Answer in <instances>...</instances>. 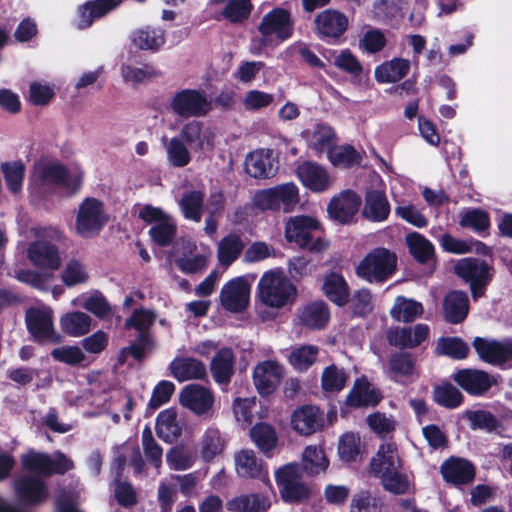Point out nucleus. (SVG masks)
<instances>
[{
  "label": "nucleus",
  "mask_w": 512,
  "mask_h": 512,
  "mask_svg": "<svg viewBox=\"0 0 512 512\" xmlns=\"http://www.w3.org/2000/svg\"><path fill=\"white\" fill-rule=\"evenodd\" d=\"M260 301L270 308L292 305L297 298V288L281 270L266 271L257 285Z\"/></svg>",
  "instance_id": "1"
},
{
  "label": "nucleus",
  "mask_w": 512,
  "mask_h": 512,
  "mask_svg": "<svg viewBox=\"0 0 512 512\" xmlns=\"http://www.w3.org/2000/svg\"><path fill=\"white\" fill-rule=\"evenodd\" d=\"M454 273L469 285L474 301L485 296L487 287L492 282L495 269L491 262L478 257L459 259L454 266Z\"/></svg>",
  "instance_id": "2"
},
{
  "label": "nucleus",
  "mask_w": 512,
  "mask_h": 512,
  "mask_svg": "<svg viewBox=\"0 0 512 512\" xmlns=\"http://www.w3.org/2000/svg\"><path fill=\"white\" fill-rule=\"evenodd\" d=\"M156 321L154 311L144 308H136L130 317L125 320L126 330L135 329L138 332L136 339L130 343L129 350L132 358L137 362H143L146 353L152 352L155 348V339L151 334V327Z\"/></svg>",
  "instance_id": "3"
},
{
  "label": "nucleus",
  "mask_w": 512,
  "mask_h": 512,
  "mask_svg": "<svg viewBox=\"0 0 512 512\" xmlns=\"http://www.w3.org/2000/svg\"><path fill=\"white\" fill-rule=\"evenodd\" d=\"M397 257L384 247L371 250L356 267L358 277L369 283H384L396 270Z\"/></svg>",
  "instance_id": "4"
},
{
  "label": "nucleus",
  "mask_w": 512,
  "mask_h": 512,
  "mask_svg": "<svg viewBox=\"0 0 512 512\" xmlns=\"http://www.w3.org/2000/svg\"><path fill=\"white\" fill-rule=\"evenodd\" d=\"M294 19L291 11L284 7H274L266 13L257 26L261 36L260 46H267L273 40L284 42L294 34Z\"/></svg>",
  "instance_id": "5"
},
{
  "label": "nucleus",
  "mask_w": 512,
  "mask_h": 512,
  "mask_svg": "<svg viewBox=\"0 0 512 512\" xmlns=\"http://www.w3.org/2000/svg\"><path fill=\"white\" fill-rule=\"evenodd\" d=\"M108 221L104 203L97 198L86 197L78 206L75 231L84 239L94 238L101 233Z\"/></svg>",
  "instance_id": "6"
},
{
  "label": "nucleus",
  "mask_w": 512,
  "mask_h": 512,
  "mask_svg": "<svg viewBox=\"0 0 512 512\" xmlns=\"http://www.w3.org/2000/svg\"><path fill=\"white\" fill-rule=\"evenodd\" d=\"M299 200V189L292 182L258 190L253 197L254 205L261 211L283 210L285 213L293 211Z\"/></svg>",
  "instance_id": "7"
},
{
  "label": "nucleus",
  "mask_w": 512,
  "mask_h": 512,
  "mask_svg": "<svg viewBox=\"0 0 512 512\" xmlns=\"http://www.w3.org/2000/svg\"><path fill=\"white\" fill-rule=\"evenodd\" d=\"M21 464L26 471L34 472L39 477L64 475L74 468L73 461L62 452H56L52 458L47 453L33 449L21 456Z\"/></svg>",
  "instance_id": "8"
},
{
  "label": "nucleus",
  "mask_w": 512,
  "mask_h": 512,
  "mask_svg": "<svg viewBox=\"0 0 512 512\" xmlns=\"http://www.w3.org/2000/svg\"><path fill=\"white\" fill-rule=\"evenodd\" d=\"M348 28V16L335 8L320 11L313 20L315 36L326 44L340 43Z\"/></svg>",
  "instance_id": "9"
},
{
  "label": "nucleus",
  "mask_w": 512,
  "mask_h": 512,
  "mask_svg": "<svg viewBox=\"0 0 512 512\" xmlns=\"http://www.w3.org/2000/svg\"><path fill=\"white\" fill-rule=\"evenodd\" d=\"M320 228L319 221L308 215H299L291 218L285 226V237L290 243L310 251H321L323 242L321 238L314 239L313 232Z\"/></svg>",
  "instance_id": "10"
},
{
  "label": "nucleus",
  "mask_w": 512,
  "mask_h": 512,
  "mask_svg": "<svg viewBox=\"0 0 512 512\" xmlns=\"http://www.w3.org/2000/svg\"><path fill=\"white\" fill-rule=\"evenodd\" d=\"M25 324L34 342L59 344L63 340L54 329L52 310L49 308H28L25 313Z\"/></svg>",
  "instance_id": "11"
},
{
  "label": "nucleus",
  "mask_w": 512,
  "mask_h": 512,
  "mask_svg": "<svg viewBox=\"0 0 512 512\" xmlns=\"http://www.w3.org/2000/svg\"><path fill=\"white\" fill-rule=\"evenodd\" d=\"M458 387L473 397H482L501 381L500 375H492L487 371L476 368H462L450 377Z\"/></svg>",
  "instance_id": "12"
},
{
  "label": "nucleus",
  "mask_w": 512,
  "mask_h": 512,
  "mask_svg": "<svg viewBox=\"0 0 512 512\" xmlns=\"http://www.w3.org/2000/svg\"><path fill=\"white\" fill-rule=\"evenodd\" d=\"M472 346L480 360L502 369L512 367V340L498 341L483 337H475Z\"/></svg>",
  "instance_id": "13"
},
{
  "label": "nucleus",
  "mask_w": 512,
  "mask_h": 512,
  "mask_svg": "<svg viewBox=\"0 0 512 512\" xmlns=\"http://www.w3.org/2000/svg\"><path fill=\"white\" fill-rule=\"evenodd\" d=\"M174 114L189 118L205 116L211 110V103L204 92L196 89H183L176 92L170 101Z\"/></svg>",
  "instance_id": "14"
},
{
  "label": "nucleus",
  "mask_w": 512,
  "mask_h": 512,
  "mask_svg": "<svg viewBox=\"0 0 512 512\" xmlns=\"http://www.w3.org/2000/svg\"><path fill=\"white\" fill-rule=\"evenodd\" d=\"M38 176L42 185L63 188L69 196L77 193L82 185L81 175L71 174L59 162L42 164L38 169Z\"/></svg>",
  "instance_id": "15"
},
{
  "label": "nucleus",
  "mask_w": 512,
  "mask_h": 512,
  "mask_svg": "<svg viewBox=\"0 0 512 512\" xmlns=\"http://www.w3.org/2000/svg\"><path fill=\"white\" fill-rule=\"evenodd\" d=\"M13 491L25 506L37 507L44 504L50 496L47 483L36 475H23L13 482Z\"/></svg>",
  "instance_id": "16"
},
{
  "label": "nucleus",
  "mask_w": 512,
  "mask_h": 512,
  "mask_svg": "<svg viewBox=\"0 0 512 512\" xmlns=\"http://www.w3.org/2000/svg\"><path fill=\"white\" fill-rule=\"evenodd\" d=\"M250 285L243 277H236L223 285L219 299L221 306L231 313L244 311L249 304Z\"/></svg>",
  "instance_id": "17"
},
{
  "label": "nucleus",
  "mask_w": 512,
  "mask_h": 512,
  "mask_svg": "<svg viewBox=\"0 0 512 512\" xmlns=\"http://www.w3.org/2000/svg\"><path fill=\"white\" fill-rule=\"evenodd\" d=\"M361 204V197L355 191L347 189L330 200L327 213L338 224H350L353 222Z\"/></svg>",
  "instance_id": "18"
},
{
  "label": "nucleus",
  "mask_w": 512,
  "mask_h": 512,
  "mask_svg": "<svg viewBox=\"0 0 512 512\" xmlns=\"http://www.w3.org/2000/svg\"><path fill=\"white\" fill-rule=\"evenodd\" d=\"M429 326L418 323L413 327L392 326L386 331V340L389 345L399 349H413L428 339Z\"/></svg>",
  "instance_id": "19"
},
{
  "label": "nucleus",
  "mask_w": 512,
  "mask_h": 512,
  "mask_svg": "<svg viewBox=\"0 0 512 512\" xmlns=\"http://www.w3.org/2000/svg\"><path fill=\"white\" fill-rule=\"evenodd\" d=\"M179 402L195 415L202 416L212 410L215 398L211 389L193 383L181 390Z\"/></svg>",
  "instance_id": "20"
},
{
  "label": "nucleus",
  "mask_w": 512,
  "mask_h": 512,
  "mask_svg": "<svg viewBox=\"0 0 512 512\" xmlns=\"http://www.w3.org/2000/svg\"><path fill=\"white\" fill-rule=\"evenodd\" d=\"M235 467L239 477L256 479L271 486L267 464L253 450H242L235 455Z\"/></svg>",
  "instance_id": "21"
},
{
  "label": "nucleus",
  "mask_w": 512,
  "mask_h": 512,
  "mask_svg": "<svg viewBox=\"0 0 512 512\" xmlns=\"http://www.w3.org/2000/svg\"><path fill=\"white\" fill-rule=\"evenodd\" d=\"M283 377V368L276 361L258 363L253 370V382L261 396H269L276 391Z\"/></svg>",
  "instance_id": "22"
},
{
  "label": "nucleus",
  "mask_w": 512,
  "mask_h": 512,
  "mask_svg": "<svg viewBox=\"0 0 512 512\" xmlns=\"http://www.w3.org/2000/svg\"><path fill=\"white\" fill-rule=\"evenodd\" d=\"M440 473L446 483L461 486L473 482L476 468L465 458L451 456L441 464Z\"/></svg>",
  "instance_id": "23"
},
{
  "label": "nucleus",
  "mask_w": 512,
  "mask_h": 512,
  "mask_svg": "<svg viewBox=\"0 0 512 512\" xmlns=\"http://www.w3.org/2000/svg\"><path fill=\"white\" fill-rule=\"evenodd\" d=\"M27 256L30 262L40 269L58 270L61 266V257L56 244L38 239L32 242L27 250Z\"/></svg>",
  "instance_id": "24"
},
{
  "label": "nucleus",
  "mask_w": 512,
  "mask_h": 512,
  "mask_svg": "<svg viewBox=\"0 0 512 512\" xmlns=\"http://www.w3.org/2000/svg\"><path fill=\"white\" fill-rule=\"evenodd\" d=\"M469 310L470 302L466 291L450 290L442 300V315L448 324H461L468 317Z\"/></svg>",
  "instance_id": "25"
},
{
  "label": "nucleus",
  "mask_w": 512,
  "mask_h": 512,
  "mask_svg": "<svg viewBox=\"0 0 512 512\" xmlns=\"http://www.w3.org/2000/svg\"><path fill=\"white\" fill-rule=\"evenodd\" d=\"M391 205L384 190L367 189L364 195L362 217L369 222L380 223L389 218Z\"/></svg>",
  "instance_id": "26"
},
{
  "label": "nucleus",
  "mask_w": 512,
  "mask_h": 512,
  "mask_svg": "<svg viewBox=\"0 0 512 512\" xmlns=\"http://www.w3.org/2000/svg\"><path fill=\"white\" fill-rule=\"evenodd\" d=\"M330 308L324 300H315L298 309L299 323L313 331L323 330L330 320Z\"/></svg>",
  "instance_id": "27"
},
{
  "label": "nucleus",
  "mask_w": 512,
  "mask_h": 512,
  "mask_svg": "<svg viewBox=\"0 0 512 512\" xmlns=\"http://www.w3.org/2000/svg\"><path fill=\"white\" fill-rule=\"evenodd\" d=\"M169 370L177 381L203 380L207 377L205 364L193 357H175L169 364Z\"/></svg>",
  "instance_id": "28"
},
{
  "label": "nucleus",
  "mask_w": 512,
  "mask_h": 512,
  "mask_svg": "<svg viewBox=\"0 0 512 512\" xmlns=\"http://www.w3.org/2000/svg\"><path fill=\"white\" fill-rule=\"evenodd\" d=\"M235 354L230 347L220 348L210 362V371L214 381L221 386H228L234 375Z\"/></svg>",
  "instance_id": "29"
},
{
  "label": "nucleus",
  "mask_w": 512,
  "mask_h": 512,
  "mask_svg": "<svg viewBox=\"0 0 512 512\" xmlns=\"http://www.w3.org/2000/svg\"><path fill=\"white\" fill-rule=\"evenodd\" d=\"M382 400L379 390L372 387L371 383L362 377L357 379L348 393L345 404L352 408L377 406Z\"/></svg>",
  "instance_id": "30"
},
{
  "label": "nucleus",
  "mask_w": 512,
  "mask_h": 512,
  "mask_svg": "<svg viewBox=\"0 0 512 512\" xmlns=\"http://www.w3.org/2000/svg\"><path fill=\"white\" fill-rule=\"evenodd\" d=\"M297 175L301 183L314 193H322L329 188V175L317 163L304 162L297 168Z\"/></svg>",
  "instance_id": "31"
},
{
  "label": "nucleus",
  "mask_w": 512,
  "mask_h": 512,
  "mask_svg": "<svg viewBox=\"0 0 512 512\" xmlns=\"http://www.w3.org/2000/svg\"><path fill=\"white\" fill-rule=\"evenodd\" d=\"M401 468V460L394 443L380 445L376 457L370 462V469L374 476L381 477Z\"/></svg>",
  "instance_id": "32"
},
{
  "label": "nucleus",
  "mask_w": 512,
  "mask_h": 512,
  "mask_svg": "<svg viewBox=\"0 0 512 512\" xmlns=\"http://www.w3.org/2000/svg\"><path fill=\"white\" fill-rule=\"evenodd\" d=\"M322 291L327 299L338 307H343L349 302L350 288L341 273L326 274L323 279Z\"/></svg>",
  "instance_id": "33"
},
{
  "label": "nucleus",
  "mask_w": 512,
  "mask_h": 512,
  "mask_svg": "<svg viewBox=\"0 0 512 512\" xmlns=\"http://www.w3.org/2000/svg\"><path fill=\"white\" fill-rule=\"evenodd\" d=\"M270 507L271 501L263 493L240 494L227 502L230 512H267Z\"/></svg>",
  "instance_id": "34"
},
{
  "label": "nucleus",
  "mask_w": 512,
  "mask_h": 512,
  "mask_svg": "<svg viewBox=\"0 0 512 512\" xmlns=\"http://www.w3.org/2000/svg\"><path fill=\"white\" fill-rule=\"evenodd\" d=\"M245 170L255 179H267L273 177L275 169L272 164L270 151L263 149L250 152L245 160Z\"/></svg>",
  "instance_id": "35"
},
{
  "label": "nucleus",
  "mask_w": 512,
  "mask_h": 512,
  "mask_svg": "<svg viewBox=\"0 0 512 512\" xmlns=\"http://www.w3.org/2000/svg\"><path fill=\"white\" fill-rule=\"evenodd\" d=\"M319 414L318 407L313 405L301 406L292 415V426L302 435H311L321 427Z\"/></svg>",
  "instance_id": "36"
},
{
  "label": "nucleus",
  "mask_w": 512,
  "mask_h": 512,
  "mask_svg": "<svg viewBox=\"0 0 512 512\" xmlns=\"http://www.w3.org/2000/svg\"><path fill=\"white\" fill-rule=\"evenodd\" d=\"M410 66V61L407 59L393 58L378 65L374 76L379 83H396L408 74Z\"/></svg>",
  "instance_id": "37"
},
{
  "label": "nucleus",
  "mask_w": 512,
  "mask_h": 512,
  "mask_svg": "<svg viewBox=\"0 0 512 512\" xmlns=\"http://www.w3.org/2000/svg\"><path fill=\"white\" fill-rule=\"evenodd\" d=\"M406 243L410 254L420 264H427L435 258L434 245L418 232L409 233Z\"/></svg>",
  "instance_id": "38"
},
{
  "label": "nucleus",
  "mask_w": 512,
  "mask_h": 512,
  "mask_svg": "<svg viewBox=\"0 0 512 512\" xmlns=\"http://www.w3.org/2000/svg\"><path fill=\"white\" fill-rule=\"evenodd\" d=\"M423 313V306L420 302L407 299L404 296H397L390 309L391 317L397 322L410 323Z\"/></svg>",
  "instance_id": "39"
},
{
  "label": "nucleus",
  "mask_w": 512,
  "mask_h": 512,
  "mask_svg": "<svg viewBox=\"0 0 512 512\" xmlns=\"http://www.w3.org/2000/svg\"><path fill=\"white\" fill-rule=\"evenodd\" d=\"M156 432L159 438L172 442L181 435V428L177 423V411L168 408L161 411L156 418Z\"/></svg>",
  "instance_id": "40"
},
{
  "label": "nucleus",
  "mask_w": 512,
  "mask_h": 512,
  "mask_svg": "<svg viewBox=\"0 0 512 512\" xmlns=\"http://www.w3.org/2000/svg\"><path fill=\"white\" fill-rule=\"evenodd\" d=\"M132 42L141 50L157 51L165 44L164 30L161 28L146 26L134 31Z\"/></svg>",
  "instance_id": "41"
},
{
  "label": "nucleus",
  "mask_w": 512,
  "mask_h": 512,
  "mask_svg": "<svg viewBox=\"0 0 512 512\" xmlns=\"http://www.w3.org/2000/svg\"><path fill=\"white\" fill-rule=\"evenodd\" d=\"M245 248V243L237 233L224 236L218 245V260L224 266L231 265L238 259Z\"/></svg>",
  "instance_id": "42"
},
{
  "label": "nucleus",
  "mask_w": 512,
  "mask_h": 512,
  "mask_svg": "<svg viewBox=\"0 0 512 512\" xmlns=\"http://www.w3.org/2000/svg\"><path fill=\"white\" fill-rule=\"evenodd\" d=\"M62 331L72 337H79L89 332L91 317L80 311L66 313L60 319Z\"/></svg>",
  "instance_id": "43"
},
{
  "label": "nucleus",
  "mask_w": 512,
  "mask_h": 512,
  "mask_svg": "<svg viewBox=\"0 0 512 512\" xmlns=\"http://www.w3.org/2000/svg\"><path fill=\"white\" fill-rule=\"evenodd\" d=\"M435 352L437 355L447 356L454 360H463L468 357L470 348L458 336H443L438 339Z\"/></svg>",
  "instance_id": "44"
},
{
  "label": "nucleus",
  "mask_w": 512,
  "mask_h": 512,
  "mask_svg": "<svg viewBox=\"0 0 512 512\" xmlns=\"http://www.w3.org/2000/svg\"><path fill=\"white\" fill-rule=\"evenodd\" d=\"M250 437L264 454L272 451L278 443V436L275 428L265 422L255 424L250 429Z\"/></svg>",
  "instance_id": "45"
},
{
  "label": "nucleus",
  "mask_w": 512,
  "mask_h": 512,
  "mask_svg": "<svg viewBox=\"0 0 512 512\" xmlns=\"http://www.w3.org/2000/svg\"><path fill=\"white\" fill-rule=\"evenodd\" d=\"M464 399L461 391L448 381L434 387L433 400L444 408L455 409L463 404Z\"/></svg>",
  "instance_id": "46"
},
{
  "label": "nucleus",
  "mask_w": 512,
  "mask_h": 512,
  "mask_svg": "<svg viewBox=\"0 0 512 512\" xmlns=\"http://www.w3.org/2000/svg\"><path fill=\"white\" fill-rule=\"evenodd\" d=\"M331 164L335 167L352 168L360 166L362 162V155L350 144L341 146H335L334 149L329 152Z\"/></svg>",
  "instance_id": "47"
},
{
  "label": "nucleus",
  "mask_w": 512,
  "mask_h": 512,
  "mask_svg": "<svg viewBox=\"0 0 512 512\" xmlns=\"http://www.w3.org/2000/svg\"><path fill=\"white\" fill-rule=\"evenodd\" d=\"M202 458L205 461L213 460L217 455L221 454L226 445V440L222 436L219 429L209 427L202 437Z\"/></svg>",
  "instance_id": "48"
},
{
  "label": "nucleus",
  "mask_w": 512,
  "mask_h": 512,
  "mask_svg": "<svg viewBox=\"0 0 512 512\" xmlns=\"http://www.w3.org/2000/svg\"><path fill=\"white\" fill-rule=\"evenodd\" d=\"M204 193L201 190H193L183 194L180 206L186 219L200 222L204 204Z\"/></svg>",
  "instance_id": "49"
},
{
  "label": "nucleus",
  "mask_w": 512,
  "mask_h": 512,
  "mask_svg": "<svg viewBox=\"0 0 512 512\" xmlns=\"http://www.w3.org/2000/svg\"><path fill=\"white\" fill-rule=\"evenodd\" d=\"M329 466V461L322 449L315 446H308L303 452L304 471L311 476L325 472Z\"/></svg>",
  "instance_id": "50"
},
{
  "label": "nucleus",
  "mask_w": 512,
  "mask_h": 512,
  "mask_svg": "<svg viewBox=\"0 0 512 512\" xmlns=\"http://www.w3.org/2000/svg\"><path fill=\"white\" fill-rule=\"evenodd\" d=\"M253 10L251 0H228L222 10V16L232 24L246 21Z\"/></svg>",
  "instance_id": "51"
},
{
  "label": "nucleus",
  "mask_w": 512,
  "mask_h": 512,
  "mask_svg": "<svg viewBox=\"0 0 512 512\" xmlns=\"http://www.w3.org/2000/svg\"><path fill=\"white\" fill-rule=\"evenodd\" d=\"M148 234L159 247H167L172 244L177 234V225L171 217L153 225Z\"/></svg>",
  "instance_id": "52"
},
{
  "label": "nucleus",
  "mask_w": 512,
  "mask_h": 512,
  "mask_svg": "<svg viewBox=\"0 0 512 512\" xmlns=\"http://www.w3.org/2000/svg\"><path fill=\"white\" fill-rule=\"evenodd\" d=\"M415 368V359L410 352L397 351L388 358L389 372L396 376H410Z\"/></svg>",
  "instance_id": "53"
},
{
  "label": "nucleus",
  "mask_w": 512,
  "mask_h": 512,
  "mask_svg": "<svg viewBox=\"0 0 512 512\" xmlns=\"http://www.w3.org/2000/svg\"><path fill=\"white\" fill-rule=\"evenodd\" d=\"M182 139L173 137L166 146L167 158L171 166L182 168L191 161L189 149Z\"/></svg>",
  "instance_id": "54"
},
{
  "label": "nucleus",
  "mask_w": 512,
  "mask_h": 512,
  "mask_svg": "<svg viewBox=\"0 0 512 512\" xmlns=\"http://www.w3.org/2000/svg\"><path fill=\"white\" fill-rule=\"evenodd\" d=\"M459 224L461 227L471 228L481 234L490 227V216L481 208H471L462 215Z\"/></svg>",
  "instance_id": "55"
},
{
  "label": "nucleus",
  "mask_w": 512,
  "mask_h": 512,
  "mask_svg": "<svg viewBox=\"0 0 512 512\" xmlns=\"http://www.w3.org/2000/svg\"><path fill=\"white\" fill-rule=\"evenodd\" d=\"M338 454L344 462H355L361 454V439L352 432L345 433L339 439Z\"/></svg>",
  "instance_id": "56"
},
{
  "label": "nucleus",
  "mask_w": 512,
  "mask_h": 512,
  "mask_svg": "<svg viewBox=\"0 0 512 512\" xmlns=\"http://www.w3.org/2000/svg\"><path fill=\"white\" fill-rule=\"evenodd\" d=\"M2 170L7 189L13 194L18 193L22 189L24 180V164L20 161L6 162L2 164Z\"/></svg>",
  "instance_id": "57"
},
{
  "label": "nucleus",
  "mask_w": 512,
  "mask_h": 512,
  "mask_svg": "<svg viewBox=\"0 0 512 512\" xmlns=\"http://www.w3.org/2000/svg\"><path fill=\"white\" fill-rule=\"evenodd\" d=\"M467 418L472 430H485L493 432L500 427V422L495 415L486 410L468 411Z\"/></svg>",
  "instance_id": "58"
},
{
  "label": "nucleus",
  "mask_w": 512,
  "mask_h": 512,
  "mask_svg": "<svg viewBox=\"0 0 512 512\" xmlns=\"http://www.w3.org/2000/svg\"><path fill=\"white\" fill-rule=\"evenodd\" d=\"M317 354L318 348L316 346L303 345L292 351L289 360L294 368L303 371L315 363Z\"/></svg>",
  "instance_id": "59"
},
{
  "label": "nucleus",
  "mask_w": 512,
  "mask_h": 512,
  "mask_svg": "<svg viewBox=\"0 0 512 512\" xmlns=\"http://www.w3.org/2000/svg\"><path fill=\"white\" fill-rule=\"evenodd\" d=\"M282 500L285 503L300 504L307 501L311 496L310 488L299 481L285 485L279 490Z\"/></svg>",
  "instance_id": "60"
},
{
  "label": "nucleus",
  "mask_w": 512,
  "mask_h": 512,
  "mask_svg": "<svg viewBox=\"0 0 512 512\" xmlns=\"http://www.w3.org/2000/svg\"><path fill=\"white\" fill-rule=\"evenodd\" d=\"M346 374L335 365L326 367L322 373L321 386L326 392H338L345 387Z\"/></svg>",
  "instance_id": "61"
},
{
  "label": "nucleus",
  "mask_w": 512,
  "mask_h": 512,
  "mask_svg": "<svg viewBox=\"0 0 512 512\" xmlns=\"http://www.w3.org/2000/svg\"><path fill=\"white\" fill-rule=\"evenodd\" d=\"M180 139L191 149L202 150L204 141L202 139V123L196 120L186 123L180 131Z\"/></svg>",
  "instance_id": "62"
},
{
  "label": "nucleus",
  "mask_w": 512,
  "mask_h": 512,
  "mask_svg": "<svg viewBox=\"0 0 512 512\" xmlns=\"http://www.w3.org/2000/svg\"><path fill=\"white\" fill-rule=\"evenodd\" d=\"M350 512H382V503L369 491H361L353 496Z\"/></svg>",
  "instance_id": "63"
},
{
  "label": "nucleus",
  "mask_w": 512,
  "mask_h": 512,
  "mask_svg": "<svg viewBox=\"0 0 512 512\" xmlns=\"http://www.w3.org/2000/svg\"><path fill=\"white\" fill-rule=\"evenodd\" d=\"M334 65L354 77H359L363 72L362 64L348 48L341 50L339 55L335 57Z\"/></svg>",
  "instance_id": "64"
}]
</instances>
